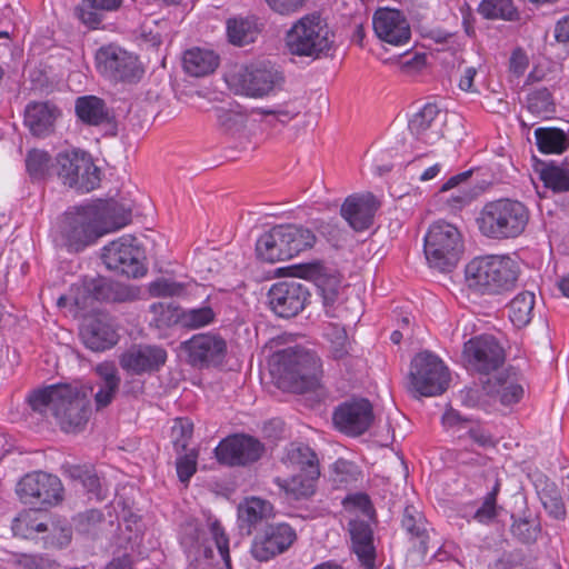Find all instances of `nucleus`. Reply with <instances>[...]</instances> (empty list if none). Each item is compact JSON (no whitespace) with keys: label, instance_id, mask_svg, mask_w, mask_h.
Segmentation results:
<instances>
[{"label":"nucleus","instance_id":"1","mask_svg":"<svg viewBox=\"0 0 569 569\" xmlns=\"http://www.w3.org/2000/svg\"><path fill=\"white\" fill-rule=\"evenodd\" d=\"M129 220L130 211L118 208L114 202L70 211L60 227L61 244L79 251L101 236L124 227Z\"/></svg>","mask_w":569,"mask_h":569},{"label":"nucleus","instance_id":"2","mask_svg":"<svg viewBox=\"0 0 569 569\" xmlns=\"http://www.w3.org/2000/svg\"><path fill=\"white\" fill-rule=\"evenodd\" d=\"M29 403L43 416H53L66 432L80 430L88 421L89 401L78 387L63 383L51 385L32 392Z\"/></svg>","mask_w":569,"mask_h":569},{"label":"nucleus","instance_id":"3","mask_svg":"<svg viewBox=\"0 0 569 569\" xmlns=\"http://www.w3.org/2000/svg\"><path fill=\"white\" fill-rule=\"evenodd\" d=\"M519 277L518 262L508 256L476 257L465 268V281L481 295H499L511 290Z\"/></svg>","mask_w":569,"mask_h":569},{"label":"nucleus","instance_id":"4","mask_svg":"<svg viewBox=\"0 0 569 569\" xmlns=\"http://www.w3.org/2000/svg\"><path fill=\"white\" fill-rule=\"evenodd\" d=\"M272 375L283 390L303 393L320 386L319 357L305 349H286L274 356Z\"/></svg>","mask_w":569,"mask_h":569},{"label":"nucleus","instance_id":"5","mask_svg":"<svg viewBox=\"0 0 569 569\" xmlns=\"http://www.w3.org/2000/svg\"><path fill=\"white\" fill-rule=\"evenodd\" d=\"M530 220L528 207L516 199L501 198L487 202L479 212L480 232L493 240H508L521 236Z\"/></svg>","mask_w":569,"mask_h":569},{"label":"nucleus","instance_id":"6","mask_svg":"<svg viewBox=\"0 0 569 569\" xmlns=\"http://www.w3.org/2000/svg\"><path fill=\"white\" fill-rule=\"evenodd\" d=\"M333 33L319 13H308L292 23L286 32L289 53L318 60L327 57L333 46Z\"/></svg>","mask_w":569,"mask_h":569},{"label":"nucleus","instance_id":"7","mask_svg":"<svg viewBox=\"0 0 569 569\" xmlns=\"http://www.w3.org/2000/svg\"><path fill=\"white\" fill-rule=\"evenodd\" d=\"M463 250L458 228L446 221L432 223L426 236L423 251L430 267L449 271L456 267Z\"/></svg>","mask_w":569,"mask_h":569},{"label":"nucleus","instance_id":"8","mask_svg":"<svg viewBox=\"0 0 569 569\" xmlns=\"http://www.w3.org/2000/svg\"><path fill=\"white\" fill-rule=\"evenodd\" d=\"M96 68L104 79L113 83H137L144 73L138 56L117 44H107L97 50Z\"/></svg>","mask_w":569,"mask_h":569},{"label":"nucleus","instance_id":"9","mask_svg":"<svg viewBox=\"0 0 569 569\" xmlns=\"http://www.w3.org/2000/svg\"><path fill=\"white\" fill-rule=\"evenodd\" d=\"M182 543L190 549L200 569H231L229 538L220 522L212 521L196 541L184 538Z\"/></svg>","mask_w":569,"mask_h":569},{"label":"nucleus","instance_id":"10","mask_svg":"<svg viewBox=\"0 0 569 569\" xmlns=\"http://www.w3.org/2000/svg\"><path fill=\"white\" fill-rule=\"evenodd\" d=\"M449 383V373L443 362L430 352H420L411 361L409 388L417 396L435 397L442 393Z\"/></svg>","mask_w":569,"mask_h":569},{"label":"nucleus","instance_id":"11","mask_svg":"<svg viewBox=\"0 0 569 569\" xmlns=\"http://www.w3.org/2000/svg\"><path fill=\"white\" fill-rule=\"evenodd\" d=\"M54 174L63 183L82 191H90L99 183V171L91 157L80 150L63 151L56 157Z\"/></svg>","mask_w":569,"mask_h":569},{"label":"nucleus","instance_id":"12","mask_svg":"<svg viewBox=\"0 0 569 569\" xmlns=\"http://www.w3.org/2000/svg\"><path fill=\"white\" fill-rule=\"evenodd\" d=\"M16 492L26 505L52 507L62 500L63 488L57 476L37 471L21 478Z\"/></svg>","mask_w":569,"mask_h":569},{"label":"nucleus","instance_id":"13","mask_svg":"<svg viewBox=\"0 0 569 569\" xmlns=\"http://www.w3.org/2000/svg\"><path fill=\"white\" fill-rule=\"evenodd\" d=\"M238 91L247 97L263 98L280 90L284 77L278 67L270 62L251 64L234 76Z\"/></svg>","mask_w":569,"mask_h":569},{"label":"nucleus","instance_id":"14","mask_svg":"<svg viewBox=\"0 0 569 569\" xmlns=\"http://www.w3.org/2000/svg\"><path fill=\"white\" fill-rule=\"evenodd\" d=\"M102 260L108 269L127 277L138 278L144 274L142 250L131 234L110 242L103 248Z\"/></svg>","mask_w":569,"mask_h":569},{"label":"nucleus","instance_id":"15","mask_svg":"<svg viewBox=\"0 0 569 569\" xmlns=\"http://www.w3.org/2000/svg\"><path fill=\"white\" fill-rule=\"evenodd\" d=\"M296 540V530L290 525L271 523L254 536L250 551L256 560L269 561L286 552Z\"/></svg>","mask_w":569,"mask_h":569},{"label":"nucleus","instance_id":"16","mask_svg":"<svg viewBox=\"0 0 569 569\" xmlns=\"http://www.w3.org/2000/svg\"><path fill=\"white\" fill-rule=\"evenodd\" d=\"M168 359L167 350L158 345H133L119 356L121 369L131 376L159 371Z\"/></svg>","mask_w":569,"mask_h":569},{"label":"nucleus","instance_id":"17","mask_svg":"<svg viewBox=\"0 0 569 569\" xmlns=\"http://www.w3.org/2000/svg\"><path fill=\"white\" fill-rule=\"evenodd\" d=\"M308 290L297 280H284L271 286L268 291L270 309L281 318H291L303 310Z\"/></svg>","mask_w":569,"mask_h":569},{"label":"nucleus","instance_id":"18","mask_svg":"<svg viewBox=\"0 0 569 569\" xmlns=\"http://www.w3.org/2000/svg\"><path fill=\"white\" fill-rule=\"evenodd\" d=\"M263 445L244 435H233L221 440L214 449L217 460L226 466H246L260 459Z\"/></svg>","mask_w":569,"mask_h":569},{"label":"nucleus","instance_id":"19","mask_svg":"<svg viewBox=\"0 0 569 569\" xmlns=\"http://www.w3.org/2000/svg\"><path fill=\"white\" fill-rule=\"evenodd\" d=\"M181 348L193 367H210L222 362L227 353L226 340L216 333H198L182 342Z\"/></svg>","mask_w":569,"mask_h":569},{"label":"nucleus","instance_id":"20","mask_svg":"<svg viewBox=\"0 0 569 569\" xmlns=\"http://www.w3.org/2000/svg\"><path fill=\"white\" fill-rule=\"evenodd\" d=\"M463 357L468 366L479 372L496 370L505 359L503 350L491 336H481L465 343Z\"/></svg>","mask_w":569,"mask_h":569},{"label":"nucleus","instance_id":"21","mask_svg":"<svg viewBox=\"0 0 569 569\" xmlns=\"http://www.w3.org/2000/svg\"><path fill=\"white\" fill-rule=\"evenodd\" d=\"M336 428L348 436H360L372 423V406L366 399H356L341 403L333 412Z\"/></svg>","mask_w":569,"mask_h":569},{"label":"nucleus","instance_id":"22","mask_svg":"<svg viewBox=\"0 0 569 569\" xmlns=\"http://www.w3.org/2000/svg\"><path fill=\"white\" fill-rule=\"evenodd\" d=\"M372 26L377 38L385 43L401 47L410 41L409 22L399 10L379 8L373 14Z\"/></svg>","mask_w":569,"mask_h":569},{"label":"nucleus","instance_id":"23","mask_svg":"<svg viewBox=\"0 0 569 569\" xmlns=\"http://www.w3.org/2000/svg\"><path fill=\"white\" fill-rule=\"evenodd\" d=\"M446 113L435 103L425 104L409 120L408 128L416 139L427 144H433L443 134Z\"/></svg>","mask_w":569,"mask_h":569},{"label":"nucleus","instance_id":"24","mask_svg":"<svg viewBox=\"0 0 569 569\" xmlns=\"http://www.w3.org/2000/svg\"><path fill=\"white\" fill-rule=\"evenodd\" d=\"M482 393L489 398L490 407L496 402L507 407L520 401L523 388L515 375L499 373L483 381Z\"/></svg>","mask_w":569,"mask_h":569},{"label":"nucleus","instance_id":"25","mask_svg":"<svg viewBox=\"0 0 569 569\" xmlns=\"http://www.w3.org/2000/svg\"><path fill=\"white\" fill-rule=\"evenodd\" d=\"M378 202L371 193L349 196L341 206V216L356 231L368 229L372 223Z\"/></svg>","mask_w":569,"mask_h":569},{"label":"nucleus","instance_id":"26","mask_svg":"<svg viewBox=\"0 0 569 569\" xmlns=\"http://www.w3.org/2000/svg\"><path fill=\"white\" fill-rule=\"evenodd\" d=\"M256 250L258 257L267 262L291 259L286 224L276 226L262 233L257 240Z\"/></svg>","mask_w":569,"mask_h":569},{"label":"nucleus","instance_id":"27","mask_svg":"<svg viewBox=\"0 0 569 569\" xmlns=\"http://www.w3.org/2000/svg\"><path fill=\"white\" fill-rule=\"evenodd\" d=\"M81 339L87 348L93 351H103L118 342V333L106 317L87 320L81 328Z\"/></svg>","mask_w":569,"mask_h":569},{"label":"nucleus","instance_id":"28","mask_svg":"<svg viewBox=\"0 0 569 569\" xmlns=\"http://www.w3.org/2000/svg\"><path fill=\"white\" fill-rule=\"evenodd\" d=\"M349 532L352 548L359 561L368 569L375 566L372 531L366 519H350Z\"/></svg>","mask_w":569,"mask_h":569},{"label":"nucleus","instance_id":"29","mask_svg":"<svg viewBox=\"0 0 569 569\" xmlns=\"http://www.w3.org/2000/svg\"><path fill=\"white\" fill-rule=\"evenodd\" d=\"M59 110L48 102L29 103L24 112V123L33 136H46L52 129Z\"/></svg>","mask_w":569,"mask_h":569},{"label":"nucleus","instance_id":"30","mask_svg":"<svg viewBox=\"0 0 569 569\" xmlns=\"http://www.w3.org/2000/svg\"><path fill=\"white\" fill-rule=\"evenodd\" d=\"M319 475V469H311L310 473L300 472L290 479L277 478L276 483L286 492L289 499H307L315 493Z\"/></svg>","mask_w":569,"mask_h":569},{"label":"nucleus","instance_id":"31","mask_svg":"<svg viewBox=\"0 0 569 569\" xmlns=\"http://www.w3.org/2000/svg\"><path fill=\"white\" fill-rule=\"evenodd\" d=\"M122 0H81L76 8L78 19L91 29H97L102 21L103 12L118 10Z\"/></svg>","mask_w":569,"mask_h":569},{"label":"nucleus","instance_id":"32","mask_svg":"<svg viewBox=\"0 0 569 569\" xmlns=\"http://www.w3.org/2000/svg\"><path fill=\"white\" fill-rule=\"evenodd\" d=\"M273 515V506L263 499L251 497L246 499L238 508V519L241 528H247L248 533L260 521Z\"/></svg>","mask_w":569,"mask_h":569},{"label":"nucleus","instance_id":"33","mask_svg":"<svg viewBox=\"0 0 569 569\" xmlns=\"http://www.w3.org/2000/svg\"><path fill=\"white\" fill-rule=\"evenodd\" d=\"M218 64L219 58L211 50L192 48L183 54V69L193 77H204L213 72Z\"/></svg>","mask_w":569,"mask_h":569},{"label":"nucleus","instance_id":"34","mask_svg":"<svg viewBox=\"0 0 569 569\" xmlns=\"http://www.w3.org/2000/svg\"><path fill=\"white\" fill-rule=\"evenodd\" d=\"M78 118L90 126H99L108 120L109 113L102 99L96 96H83L76 100Z\"/></svg>","mask_w":569,"mask_h":569},{"label":"nucleus","instance_id":"35","mask_svg":"<svg viewBox=\"0 0 569 569\" xmlns=\"http://www.w3.org/2000/svg\"><path fill=\"white\" fill-rule=\"evenodd\" d=\"M535 138L541 153H562L569 148V136L558 128H538Z\"/></svg>","mask_w":569,"mask_h":569},{"label":"nucleus","instance_id":"36","mask_svg":"<svg viewBox=\"0 0 569 569\" xmlns=\"http://www.w3.org/2000/svg\"><path fill=\"white\" fill-rule=\"evenodd\" d=\"M535 301L536 297L531 291H521L510 301L509 318L513 326L522 328L531 321Z\"/></svg>","mask_w":569,"mask_h":569},{"label":"nucleus","instance_id":"37","mask_svg":"<svg viewBox=\"0 0 569 569\" xmlns=\"http://www.w3.org/2000/svg\"><path fill=\"white\" fill-rule=\"evenodd\" d=\"M56 159L41 149L28 151L26 157L27 172L33 180H43L54 174Z\"/></svg>","mask_w":569,"mask_h":569},{"label":"nucleus","instance_id":"38","mask_svg":"<svg viewBox=\"0 0 569 569\" xmlns=\"http://www.w3.org/2000/svg\"><path fill=\"white\" fill-rule=\"evenodd\" d=\"M402 527L417 539L420 548L426 551L428 548V525L423 516L412 506L406 507L402 517Z\"/></svg>","mask_w":569,"mask_h":569},{"label":"nucleus","instance_id":"39","mask_svg":"<svg viewBox=\"0 0 569 569\" xmlns=\"http://www.w3.org/2000/svg\"><path fill=\"white\" fill-rule=\"evenodd\" d=\"M227 32L230 42L241 47L254 41L258 28L251 19L234 18L228 20Z\"/></svg>","mask_w":569,"mask_h":569},{"label":"nucleus","instance_id":"40","mask_svg":"<svg viewBox=\"0 0 569 569\" xmlns=\"http://www.w3.org/2000/svg\"><path fill=\"white\" fill-rule=\"evenodd\" d=\"M540 179L545 187L553 192L569 191V164L549 163L540 170Z\"/></svg>","mask_w":569,"mask_h":569},{"label":"nucleus","instance_id":"41","mask_svg":"<svg viewBox=\"0 0 569 569\" xmlns=\"http://www.w3.org/2000/svg\"><path fill=\"white\" fill-rule=\"evenodd\" d=\"M283 461L303 473H310L311 469H319L316 453L305 445L291 443L286 451Z\"/></svg>","mask_w":569,"mask_h":569},{"label":"nucleus","instance_id":"42","mask_svg":"<svg viewBox=\"0 0 569 569\" xmlns=\"http://www.w3.org/2000/svg\"><path fill=\"white\" fill-rule=\"evenodd\" d=\"M286 231L288 244L290 246L291 258L312 248L316 242L315 233L302 226L286 224Z\"/></svg>","mask_w":569,"mask_h":569},{"label":"nucleus","instance_id":"43","mask_svg":"<svg viewBox=\"0 0 569 569\" xmlns=\"http://www.w3.org/2000/svg\"><path fill=\"white\" fill-rule=\"evenodd\" d=\"M216 313L209 306L181 309L180 326L190 330L206 327L213 322Z\"/></svg>","mask_w":569,"mask_h":569},{"label":"nucleus","instance_id":"44","mask_svg":"<svg viewBox=\"0 0 569 569\" xmlns=\"http://www.w3.org/2000/svg\"><path fill=\"white\" fill-rule=\"evenodd\" d=\"M37 513L33 511H24L13 520L12 531L16 536L22 538H32L37 532H47L48 522L38 521Z\"/></svg>","mask_w":569,"mask_h":569},{"label":"nucleus","instance_id":"45","mask_svg":"<svg viewBox=\"0 0 569 569\" xmlns=\"http://www.w3.org/2000/svg\"><path fill=\"white\" fill-rule=\"evenodd\" d=\"M478 10L487 19L511 21L518 14L512 0H482Z\"/></svg>","mask_w":569,"mask_h":569},{"label":"nucleus","instance_id":"46","mask_svg":"<svg viewBox=\"0 0 569 569\" xmlns=\"http://www.w3.org/2000/svg\"><path fill=\"white\" fill-rule=\"evenodd\" d=\"M527 109L530 113L540 118H548L555 112V104L547 89L531 92L527 98Z\"/></svg>","mask_w":569,"mask_h":569},{"label":"nucleus","instance_id":"47","mask_svg":"<svg viewBox=\"0 0 569 569\" xmlns=\"http://www.w3.org/2000/svg\"><path fill=\"white\" fill-rule=\"evenodd\" d=\"M12 563L17 569H57L58 563L48 555L42 553H16Z\"/></svg>","mask_w":569,"mask_h":569},{"label":"nucleus","instance_id":"48","mask_svg":"<svg viewBox=\"0 0 569 569\" xmlns=\"http://www.w3.org/2000/svg\"><path fill=\"white\" fill-rule=\"evenodd\" d=\"M48 536L43 538L46 548L62 549L71 541V528L66 521H53L49 523Z\"/></svg>","mask_w":569,"mask_h":569},{"label":"nucleus","instance_id":"49","mask_svg":"<svg viewBox=\"0 0 569 569\" xmlns=\"http://www.w3.org/2000/svg\"><path fill=\"white\" fill-rule=\"evenodd\" d=\"M499 490L500 483L496 481L491 491L486 495L482 505L475 512V520L480 523H489L497 517V496Z\"/></svg>","mask_w":569,"mask_h":569},{"label":"nucleus","instance_id":"50","mask_svg":"<svg viewBox=\"0 0 569 569\" xmlns=\"http://www.w3.org/2000/svg\"><path fill=\"white\" fill-rule=\"evenodd\" d=\"M540 500L550 517L557 520H565L567 516L566 507L560 495L553 487L545 489L540 496Z\"/></svg>","mask_w":569,"mask_h":569},{"label":"nucleus","instance_id":"51","mask_svg":"<svg viewBox=\"0 0 569 569\" xmlns=\"http://www.w3.org/2000/svg\"><path fill=\"white\" fill-rule=\"evenodd\" d=\"M150 311L153 313L154 322L158 327H169L172 325H180L181 308L172 307L171 305L153 303L150 306Z\"/></svg>","mask_w":569,"mask_h":569},{"label":"nucleus","instance_id":"52","mask_svg":"<svg viewBox=\"0 0 569 569\" xmlns=\"http://www.w3.org/2000/svg\"><path fill=\"white\" fill-rule=\"evenodd\" d=\"M192 436V423L187 419H177L172 430V443L178 453L184 451Z\"/></svg>","mask_w":569,"mask_h":569},{"label":"nucleus","instance_id":"53","mask_svg":"<svg viewBox=\"0 0 569 569\" xmlns=\"http://www.w3.org/2000/svg\"><path fill=\"white\" fill-rule=\"evenodd\" d=\"M470 421L463 418L457 410L450 408L442 415V425L445 429L452 435H457L458 438H463L465 432L469 428Z\"/></svg>","mask_w":569,"mask_h":569},{"label":"nucleus","instance_id":"54","mask_svg":"<svg viewBox=\"0 0 569 569\" xmlns=\"http://www.w3.org/2000/svg\"><path fill=\"white\" fill-rule=\"evenodd\" d=\"M330 340V351L335 359H342L349 352V341L343 328L332 327L327 333Z\"/></svg>","mask_w":569,"mask_h":569},{"label":"nucleus","instance_id":"55","mask_svg":"<svg viewBox=\"0 0 569 569\" xmlns=\"http://www.w3.org/2000/svg\"><path fill=\"white\" fill-rule=\"evenodd\" d=\"M511 531L520 541L530 543L538 539L540 527L533 521L519 519L512 523Z\"/></svg>","mask_w":569,"mask_h":569},{"label":"nucleus","instance_id":"56","mask_svg":"<svg viewBox=\"0 0 569 569\" xmlns=\"http://www.w3.org/2000/svg\"><path fill=\"white\" fill-rule=\"evenodd\" d=\"M198 452L192 449L177 459V475L181 482L188 483L197 471Z\"/></svg>","mask_w":569,"mask_h":569},{"label":"nucleus","instance_id":"57","mask_svg":"<svg viewBox=\"0 0 569 569\" xmlns=\"http://www.w3.org/2000/svg\"><path fill=\"white\" fill-rule=\"evenodd\" d=\"M343 506L349 512L359 513L366 519H370L372 516V506L366 495L349 496L343 500Z\"/></svg>","mask_w":569,"mask_h":569},{"label":"nucleus","instance_id":"58","mask_svg":"<svg viewBox=\"0 0 569 569\" xmlns=\"http://www.w3.org/2000/svg\"><path fill=\"white\" fill-rule=\"evenodd\" d=\"M149 291L154 297L178 296L182 291V286L169 279H158L150 283Z\"/></svg>","mask_w":569,"mask_h":569},{"label":"nucleus","instance_id":"59","mask_svg":"<svg viewBox=\"0 0 569 569\" xmlns=\"http://www.w3.org/2000/svg\"><path fill=\"white\" fill-rule=\"evenodd\" d=\"M96 373L100 378L99 385L119 387L120 377L113 362L104 361L96 367Z\"/></svg>","mask_w":569,"mask_h":569},{"label":"nucleus","instance_id":"60","mask_svg":"<svg viewBox=\"0 0 569 569\" xmlns=\"http://www.w3.org/2000/svg\"><path fill=\"white\" fill-rule=\"evenodd\" d=\"M277 13L291 14L299 11L308 0H264Z\"/></svg>","mask_w":569,"mask_h":569},{"label":"nucleus","instance_id":"61","mask_svg":"<svg viewBox=\"0 0 569 569\" xmlns=\"http://www.w3.org/2000/svg\"><path fill=\"white\" fill-rule=\"evenodd\" d=\"M217 120L226 131H233L242 123V117L231 110L217 109Z\"/></svg>","mask_w":569,"mask_h":569},{"label":"nucleus","instance_id":"62","mask_svg":"<svg viewBox=\"0 0 569 569\" xmlns=\"http://www.w3.org/2000/svg\"><path fill=\"white\" fill-rule=\"evenodd\" d=\"M465 437L470 438L473 443L482 448L493 446V440L491 436L488 432H486L482 428L475 426L472 422L465 432Z\"/></svg>","mask_w":569,"mask_h":569},{"label":"nucleus","instance_id":"63","mask_svg":"<svg viewBox=\"0 0 569 569\" xmlns=\"http://www.w3.org/2000/svg\"><path fill=\"white\" fill-rule=\"evenodd\" d=\"M529 64L528 57L521 49H516L510 58L509 69L510 71L520 77L525 73L527 67Z\"/></svg>","mask_w":569,"mask_h":569},{"label":"nucleus","instance_id":"64","mask_svg":"<svg viewBox=\"0 0 569 569\" xmlns=\"http://www.w3.org/2000/svg\"><path fill=\"white\" fill-rule=\"evenodd\" d=\"M462 402L468 407H480L483 410L490 409V401L488 399H482L479 390L468 389L461 395Z\"/></svg>","mask_w":569,"mask_h":569}]
</instances>
